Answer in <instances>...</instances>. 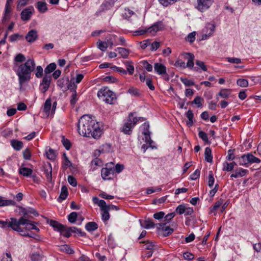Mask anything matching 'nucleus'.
<instances>
[{
  "instance_id": "nucleus-1",
  "label": "nucleus",
  "mask_w": 261,
  "mask_h": 261,
  "mask_svg": "<svg viewBox=\"0 0 261 261\" xmlns=\"http://www.w3.org/2000/svg\"><path fill=\"white\" fill-rule=\"evenodd\" d=\"M79 134L84 137L98 139L101 135V129L96 121L89 115L82 116L78 122Z\"/></svg>"
},
{
  "instance_id": "nucleus-56",
  "label": "nucleus",
  "mask_w": 261,
  "mask_h": 261,
  "mask_svg": "<svg viewBox=\"0 0 261 261\" xmlns=\"http://www.w3.org/2000/svg\"><path fill=\"white\" fill-rule=\"evenodd\" d=\"M25 60V58L24 56L21 54H17L14 58V61L16 62L22 63V62H24Z\"/></svg>"
},
{
  "instance_id": "nucleus-50",
  "label": "nucleus",
  "mask_w": 261,
  "mask_h": 261,
  "mask_svg": "<svg viewBox=\"0 0 261 261\" xmlns=\"http://www.w3.org/2000/svg\"><path fill=\"white\" fill-rule=\"evenodd\" d=\"M127 92L130 94L135 96H138L140 95L139 90L134 87H130L127 91Z\"/></svg>"
},
{
  "instance_id": "nucleus-43",
  "label": "nucleus",
  "mask_w": 261,
  "mask_h": 261,
  "mask_svg": "<svg viewBox=\"0 0 261 261\" xmlns=\"http://www.w3.org/2000/svg\"><path fill=\"white\" fill-rule=\"evenodd\" d=\"M77 86L75 85L74 82H69L66 87V91L69 89L72 92H75Z\"/></svg>"
},
{
  "instance_id": "nucleus-9",
  "label": "nucleus",
  "mask_w": 261,
  "mask_h": 261,
  "mask_svg": "<svg viewBox=\"0 0 261 261\" xmlns=\"http://www.w3.org/2000/svg\"><path fill=\"white\" fill-rule=\"evenodd\" d=\"M115 173L114 167L113 163H110L106 165L105 168H103L101 171V177L103 179H109L108 177L111 175H113Z\"/></svg>"
},
{
  "instance_id": "nucleus-23",
  "label": "nucleus",
  "mask_w": 261,
  "mask_h": 261,
  "mask_svg": "<svg viewBox=\"0 0 261 261\" xmlns=\"http://www.w3.org/2000/svg\"><path fill=\"white\" fill-rule=\"evenodd\" d=\"M36 8L42 13L46 12L47 10V4L45 2L39 1L37 3Z\"/></svg>"
},
{
  "instance_id": "nucleus-8",
  "label": "nucleus",
  "mask_w": 261,
  "mask_h": 261,
  "mask_svg": "<svg viewBox=\"0 0 261 261\" xmlns=\"http://www.w3.org/2000/svg\"><path fill=\"white\" fill-rule=\"evenodd\" d=\"M214 2V0H197L195 8L200 12H203L208 10Z\"/></svg>"
},
{
  "instance_id": "nucleus-36",
  "label": "nucleus",
  "mask_w": 261,
  "mask_h": 261,
  "mask_svg": "<svg viewBox=\"0 0 261 261\" xmlns=\"http://www.w3.org/2000/svg\"><path fill=\"white\" fill-rule=\"evenodd\" d=\"M56 68V64L54 63H52L49 64L47 66V67L45 68L44 72L45 74L48 75V74L54 71Z\"/></svg>"
},
{
  "instance_id": "nucleus-37",
  "label": "nucleus",
  "mask_w": 261,
  "mask_h": 261,
  "mask_svg": "<svg viewBox=\"0 0 261 261\" xmlns=\"http://www.w3.org/2000/svg\"><path fill=\"white\" fill-rule=\"evenodd\" d=\"M19 173L23 176H29L32 174V170L28 168L21 167L19 169Z\"/></svg>"
},
{
  "instance_id": "nucleus-33",
  "label": "nucleus",
  "mask_w": 261,
  "mask_h": 261,
  "mask_svg": "<svg viewBox=\"0 0 261 261\" xmlns=\"http://www.w3.org/2000/svg\"><path fill=\"white\" fill-rule=\"evenodd\" d=\"M68 195V189L66 187L63 186L61 188V193L59 196V199H60L61 201L65 200Z\"/></svg>"
},
{
  "instance_id": "nucleus-30",
  "label": "nucleus",
  "mask_w": 261,
  "mask_h": 261,
  "mask_svg": "<svg viewBox=\"0 0 261 261\" xmlns=\"http://www.w3.org/2000/svg\"><path fill=\"white\" fill-rule=\"evenodd\" d=\"M12 146L16 150H20L23 146V143L21 141L17 140H13L11 142Z\"/></svg>"
},
{
  "instance_id": "nucleus-52",
  "label": "nucleus",
  "mask_w": 261,
  "mask_h": 261,
  "mask_svg": "<svg viewBox=\"0 0 261 261\" xmlns=\"http://www.w3.org/2000/svg\"><path fill=\"white\" fill-rule=\"evenodd\" d=\"M142 63L143 65L144 68L148 72H151L152 71L153 67L151 64H149L146 61H143Z\"/></svg>"
},
{
  "instance_id": "nucleus-10",
  "label": "nucleus",
  "mask_w": 261,
  "mask_h": 261,
  "mask_svg": "<svg viewBox=\"0 0 261 261\" xmlns=\"http://www.w3.org/2000/svg\"><path fill=\"white\" fill-rule=\"evenodd\" d=\"M154 71L159 75H161L166 81L169 80V76L167 73L166 67L162 63H155L154 64Z\"/></svg>"
},
{
  "instance_id": "nucleus-18",
  "label": "nucleus",
  "mask_w": 261,
  "mask_h": 261,
  "mask_svg": "<svg viewBox=\"0 0 261 261\" xmlns=\"http://www.w3.org/2000/svg\"><path fill=\"white\" fill-rule=\"evenodd\" d=\"M25 38L28 42L33 43L38 38V32L36 30H31L28 33Z\"/></svg>"
},
{
  "instance_id": "nucleus-57",
  "label": "nucleus",
  "mask_w": 261,
  "mask_h": 261,
  "mask_svg": "<svg viewBox=\"0 0 261 261\" xmlns=\"http://www.w3.org/2000/svg\"><path fill=\"white\" fill-rule=\"evenodd\" d=\"M31 155L32 154L30 149L27 148L23 151V156L25 160H30Z\"/></svg>"
},
{
  "instance_id": "nucleus-6",
  "label": "nucleus",
  "mask_w": 261,
  "mask_h": 261,
  "mask_svg": "<svg viewBox=\"0 0 261 261\" xmlns=\"http://www.w3.org/2000/svg\"><path fill=\"white\" fill-rule=\"evenodd\" d=\"M237 160L240 165L245 167H248L249 164L253 163H259L260 162L259 159L255 157L251 153L243 154L241 156H238L237 158Z\"/></svg>"
},
{
  "instance_id": "nucleus-62",
  "label": "nucleus",
  "mask_w": 261,
  "mask_h": 261,
  "mask_svg": "<svg viewBox=\"0 0 261 261\" xmlns=\"http://www.w3.org/2000/svg\"><path fill=\"white\" fill-rule=\"evenodd\" d=\"M11 11V7L10 5H8V4H6L5 5V19H8L9 18V14Z\"/></svg>"
},
{
  "instance_id": "nucleus-20",
  "label": "nucleus",
  "mask_w": 261,
  "mask_h": 261,
  "mask_svg": "<svg viewBox=\"0 0 261 261\" xmlns=\"http://www.w3.org/2000/svg\"><path fill=\"white\" fill-rule=\"evenodd\" d=\"M231 92L232 90L229 89H221L217 94L216 98L218 99V97L220 96L222 98H227L231 95Z\"/></svg>"
},
{
  "instance_id": "nucleus-27",
  "label": "nucleus",
  "mask_w": 261,
  "mask_h": 261,
  "mask_svg": "<svg viewBox=\"0 0 261 261\" xmlns=\"http://www.w3.org/2000/svg\"><path fill=\"white\" fill-rule=\"evenodd\" d=\"M51 107V100L50 98H48L46 100L43 107V112L46 113V114L48 116L50 108Z\"/></svg>"
},
{
  "instance_id": "nucleus-49",
  "label": "nucleus",
  "mask_w": 261,
  "mask_h": 261,
  "mask_svg": "<svg viewBox=\"0 0 261 261\" xmlns=\"http://www.w3.org/2000/svg\"><path fill=\"white\" fill-rule=\"evenodd\" d=\"M97 47L98 48L102 51H105L106 50L108 47V44L106 42H102L100 40L97 42Z\"/></svg>"
},
{
  "instance_id": "nucleus-63",
  "label": "nucleus",
  "mask_w": 261,
  "mask_h": 261,
  "mask_svg": "<svg viewBox=\"0 0 261 261\" xmlns=\"http://www.w3.org/2000/svg\"><path fill=\"white\" fill-rule=\"evenodd\" d=\"M196 65L199 67L200 69H201L203 71H206L207 67L205 65L204 63L201 61L196 60Z\"/></svg>"
},
{
  "instance_id": "nucleus-60",
  "label": "nucleus",
  "mask_w": 261,
  "mask_h": 261,
  "mask_svg": "<svg viewBox=\"0 0 261 261\" xmlns=\"http://www.w3.org/2000/svg\"><path fill=\"white\" fill-rule=\"evenodd\" d=\"M22 38H23L22 36L18 34H14L12 35L10 37L9 40L11 42H14L18 39H22Z\"/></svg>"
},
{
  "instance_id": "nucleus-64",
  "label": "nucleus",
  "mask_w": 261,
  "mask_h": 261,
  "mask_svg": "<svg viewBox=\"0 0 261 261\" xmlns=\"http://www.w3.org/2000/svg\"><path fill=\"white\" fill-rule=\"evenodd\" d=\"M12 257L10 253L6 252L3 254L1 261H12Z\"/></svg>"
},
{
  "instance_id": "nucleus-48",
  "label": "nucleus",
  "mask_w": 261,
  "mask_h": 261,
  "mask_svg": "<svg viewBox=\"0 0 261 261\" xmlns=\"http://www.w3.org/2000/svg\"><path fill=\"white\" fill-rule=\"evenodd\" d=\"M13 203L14 202L12 200H5L2 197L0 196V206L13 205Z\"/></svg>"
},
{
  "instance_id": "nucleus-14",
  "label": "nucleus",
  "mask_w": 261,
  "mask_h": 261,
  "mask_svg": "<svg viewBox=\"0 0 261 261\" xmlns=\"http://www.w3.org/2000/svg\"><path fill=\"white\" fill-rule=\"evenodd\" d=\"M34 11V9L32 6H30L23 9L20 14L22 20L24 21H29L31 19Z\"/></svg>"
},
{
  "instance_id": "nucleus-12",
  "label": "nucleus",
  "mask_w": 261,
  "mask_h": 261,
  "mask_svg": "<svg viewBox=\"0 0 261 261\" xmlns=\"http://www.w3.org/2000/svg\"><path fill=\"white\" fill-rule=\"evenodd\" d=\"M149 125L148 123L145 122L142 125L141 128L142 130V134L145 136V141L149 145V147L153 148L151 144L153 143V141L151 140L150 137V133L149 132Z\"/></svg>"
},
{
  "instance_id": "nucleus-32",
  "label": "nucleus",
  "mask_w": 261,
  "mask_h": 261,
  "mask_svg": "<svg viewBox=\"0 0 261 261\" xmlns=\"http://www.w3.org/2000/svg\"><path fill=\"white\" fill-rule=\"evenodd\" d=\"M186 116L188 119V121L187 122V124L188 126H192L193 124V119L194 115L193 112L191 110H189L186 113Z\"/></svg>"
},
{
  "instance_id": "nucleus-44",
  "label": "nucleus",
  "mask_w": 261,
  "mask_h": 261,
  "mask_svg": "<svg viewBox=\"0 0 261 261\" xmlns=\"http://www.w3.org/2000/svg\"><path fill=\"white\" fill-rule=\"evenodd\" d=\"M60 232L62 235L66 238H69L71 236L69 228H67L64 225V228L63 229H61Z\"/></svg>"
},
{
  "instance_id": "nucleus-16",
  "label": "nucleus",
  "mask_w": 261,
  "mask_h": 261,
  "mask_svg": "<svg viewBox=\"0 0 261 261\" xmlns=\"http://www.w3.org/2000/svg\"><path fill=\"white\" fill-rule=\"evenodd\" d=\"M164 28V25L163 22L160 21L156 22L152 26L149 27L148 28V31L152 35H155L156 32L162 30Z\"/></svg>"
},
{
  "instance_id": "nucleus-11",
  "label": "nucleus",
  "mask_w": 261,
  "mask_h": 261,
  "mask_svg": "<svg viewBox=\"0 0 261 261\" xmlns=\"http://www.w3.org/2000/svg\"><path fill=\"white\" fill-rule=\"evenodd\" d=\"M17 220L15 218H11L10 221L0 220V227L3 228H11L13 230L16 231L18 229Z\"/></svg>"
},
{
  "instance_id": "nucleus-5",
  "label": "nucleus",
  "mask_w": 261,
  "mask_h": 261,
  "mask_svg": "<svg viewBox=\"0 0 261 261\" xmlns=\"http://www.w3.org/2000/svg\"><path fill=\"white\" fill-rule=\"evenodd\" d=\"M181 56L185 59H187L188 62L187 64L186 65L184 61L178 59L175 63H174V66L176 67H180L182 68H186V67H188L189 68H192L194 67V55L190 53H184L181 54Z\"/></svg>"
},
{
  "instance_id": "nucleus-45",
  "label": "nucleus",
  "mask_w": 261,
  "mask_h": 261,
  "mask_svg": "<svg viewBox=\"0 0 261 261\" xmlns=\"http://www.w3.org/2000/svg\"><path fill=\"white\" fill-rule=\"evenodd\" d=\"M208 186L210 187H212L214 185L215 182V178L213 176V172L212 171L209 172L208 176Z\"/></svg>"
},
{
  "instance_id": "nucleus-7",
  "label": "nucleus",
  "mask_w": 261,
  "mask_h": 261,
  "mask_svg": "<svg viewBox=\"0 0 261 261\" xmlns=\"http://www.w3.org/2000/svg\"><path fill=\"white\" fill-rule=\"evenodd\" d=\"M17 224L18 229H17L16 231L19 232L20 233L27 232L20 227V225H25V229L27 230H30L35 228L34 222L25 218L24 217H21L19 220H17Z\"/></svg>"
},
{
  "instance_id": "nucleus-19",
  "label": "nucleus",
  "mask_w": 261,
  "mask_h": 261,
  "mask_svg": "<svg viewBox=\"0 0 261 261\" xmlns=\"http://www.w3.org/2000/svg\"><path fill=\"white\" fill-rule=\"evenodd\" d=\"M44 172L47 181L51 182L52 180V167L50 163L44 165Z\"/></svg>"
},
{
  "instance_id": "nucleus-54",
  "label": "nucleus",
  "mask_w": 261,
  "mask_h": 261,
  "mask_svg": "<svg viewBox=\"0 0 261 261\" xmlns=\"http://www.w3.org/2000/svg\"><path fill=\"white\" fill-rule=\"evenodd\" d=\"M62 142L63 145L67 150H69L70 148L71 143L70 141L68 139L65 138L64 136H62Z\"/></svg>"
},
{
  "instance_id": "nucleus-3",
  "label": "nucleus",
  "mask_w": 261,
  "mask_h": 261,
  "mask_svg": "<svg viewBox=\"0 0 261 261\" xmlns=\"http://www.w3.org/2000/svg\"><path fill=\"white\" fill-rule=\"evenodd\" d=\"M143 118L134 117L133 114L130 113L126 121L121 128V132L126 135H130L135 124L139 121H143Z\"/></svg>"
},
{
  "instance_id": "nucleus-39",
  "label": "nucleus",
  "mask_w": 261,
  "mask_h": 261,
  "mask_svg": "<svg viewBox=\"0 0 261 261\" xmlns=\"http://www.w3.org/2000/svg\"><path fill=\"white\" fill-rule=\"evenodd\" d=\"M47 158L50 160H54L56 157V154L55 150L50 148L46 152Z\"/></svg>"
},
{
  "instance_id": "nucleus-55",
  "label": "nucleus",
  "mask_w": 261,
  "mask_h": 261,
  "mask_svg": "<svg viewBox=\"0 0 261 261\" xmlns=\"http://www.w3.org/2000/svg\"><path fill=\"white\" fill-rule=\"evenodd\" d=\"M226 59L228 62L231 63L238 64L241 63V60L240 58L227 57Z\"/></svg>"
},
{
  "instance_id": "nucleus-28",
  "label": "nucleus",
  "mask_w": 261,
  "mask_h": 261,
  "mask_svg": "<svg viewBox=\"0 0 261 261\" xmlns=\"http://www.w3.org/2000/svg\"><path fill=\"white\" fill-rule=\"evenodd\" d=\"M116 50H117L119 54L123 58H127L129 54V50L125 48L118 47Z\"/></svg>"
},
{
  "instance_id": "nucleus-15",
  "label": "nucleus",
  "mask_w": 261,
  "mask_h": 261,
  "mask_svg": "<svg viewBox=\"0 0 261 261\" xmlns=\"http://www.w3.org/2000/svg\"><path fill=\"white\" fill-rule=\"evenodd\" d=\"M215 29V26L214 24L207 23L204 29L202 30L203 35L202 36V39H206L207 37L211 36L214 32Z\"/></svg>"
},
{
  "instance_id": "nucleus-26",
  "label": "nucleus",
  "mask_w": 261,
  "mask_h": 261,
  "mask_svg": "<svg viewBox=\"0 0 261 261\" xmlns=\"http://www.w3.org/2000/svg\"><path fill=\"white\" fill-rule=\"evenodd\" d=\"M205 160L208 162H213V156L212 155V150L210 147H206L204 151Z\"/></svg>"
},
{
  "instance_id": "nucleus-61",
  "label": "nucleus",
  "mask_w": 261,
  "mask_h": 261,
  "mask_svg": "<svg viewBox=\"0 0 261 261\" xmlns=\"http://www.w3.org/2000/svg\"><path fill=\"white\" fill-rule=\"evenodd\" d=\"M148 32V28L147 29H140L133 32V35L134 36H140L143 35Z\"/></svg>"
},
{
  "instance_id": "nucleus-46",
  "label": "nucleus",
  "mask_w": 261,
  "mask_h": 261,
  "mask_svg": "<svg viewBox=\"0 0 261 261\" xmlns=\"http://www.w3.org/2000/svg\"><path fill=\"white\" fill-rule=\"evenodd\" d=\"M64 161H63V168H67L69 167H70L72 165L71 162L68 160L66 154L65 153H64L63 154Z\"/></svg>"
},
{
  "instance_id": "nucleus-38",
  "label": "nucleus",
  "mask_w": 261,
  "mask_h": 261,
  "mask_svg": "<svg viewBox=\"0 0 261 261\" xmlns=\"http://www.w3.org/2000/svg\"><path fill=\"white\" fill-rule=\"evenodd\" d=\"M60 250L62 251L65 252L69 254H73L74 252L73 250L67 244L61 246L60 247Z\"/></svg>"
},
{
  "instance_id": "nucleus-51",
  "label": "nucleus",
  "mask_w": 261,
  "mask_h": 261,
  "mask_svg": "<svg viewBox=\"0 0 261 261\" xmlns=\"http://www.w3.org/2000/svg\"><path fill=\"white\" fill-rule=\"evenodd\" d=\"M180 81L186 86H191L194 85V82L193 81L189 80L187 78L181 77Z\"/></svg>"
},
{
  "instance_id": "nucleus-53",
  "label": "nucleus",
  "mask_w": 261,
  "mask_h": 261,
  "mask_svg": "<svg viewBox=\"0 0 261 261\" xmlns=\"http://www.w3.org/2000/svg\"><path fill=\"white\" fill-rule=\"evenodd\" d=\"M127 70L129 75H132L134 72V67L132 65L131 62H125Z\"/></svg>"
},
{
  "instance_id": "nucleus-31",
  "label": "nucleus",
  "mask_w": 261,
  "mask_h": 261,
  "mask_svg": "<svg viewBox=\"0 0 261 261\" xmlns=\"http://www.w3.org/2000/svg\"><path fill=\"white\" fill-rule=\"evenodd\" d=\"M86 230L88 231H94L98 228V225L95 222H89L85 226Z\"/></svg>"
},
{
  "instance_id": "nucleus-22",
  "label": "nucleus",
  "mask_w": 261,
  "mask_h": 261,
  "mask_svg": "<svg viewBox=\"0 0 261 261\" xmlns=\"http://www.w3.org/2000/svg\"><path fill=\"white\" fill-rule=\"evenodd\" d=\"M248 172V170L246 169L239 168L234 171V172L231 175L230 177L236 178L239 177H243Z\"/></svg>"
},
{
  "instance_id": "nucleus-59",
  "label": "nucleus",
  "mask_w": 261,
  "mask_h": 261,
  "mask_svg": "<svg viewBox=\"0 0 261 261\" xmlns=\"http://www.w3.org/2000/svg\"><path fill=\"white\" fill-rule=\"evenodd\" d=\"M43 70L41 66H38L36 67V72L35 73L36 76L38 78H40L43 76Z\"/></svg>"
},
{
  "instance_id": "nucleus-25",
  "label": "nucleus",
  "mask_w": 261,
  "mask_h": 261,
  "mask_svg": "<svg viewBox=\"0 0 261 261\" xmlns=\"http://www.w3.org/2000/svg\"><path fill=\"white\" fill-rule=\"evenodd\" d=\"M140 224L142 227L146 229L154 227L155 224L152 220L148 219L144 220L143 222L140 220Z\"/></svg>"
},
{
  "instance_id": "nucleus-24",
  "label": "nucleus",
  "mask_w": 261,
  "mask_h": 261,
  "mask_svg": "<svg viewBox=\"0 0 261 261\" xmlns=\"http://www.w3.org/2000/svg\"><path fill=\"white\" fill-rule=\"evenodd\" d=\"M68 83H69L68 78L60 79L58 80L57 84L63 91H66L65 88Z\"/></svg>"
},
{
  "instance_id": "nucleus-35",
  "label": "nucleus",
  "mask_w": 261,
  "mask_h": 261,
  "mask_svg": "<svg viewBox=\"0 0 261 261\" xmlns=\"http://www.w3.org/2000/svg\"><path fill=\"white\" fill-rule=\"evenodd\" d=\"M91 165L93 167V169L95 170L97 167L102 166V162L100 159L95 158L91 161Z\"/></svg>"
},
{
  "instance_id": "nucleus-40",
  "label": "nucleus",
  "mask_w": 261,
  "mask_h": 261,
  "mask_svg": "<svg viewBox=\"0 0 261 261\" xmlns=\"http://www.w3.org/2000/svg\"><path fill=\"white\" fill-rule=\"evenodd\" d=\"M199 137L205 143L210 144L211 142L209 141L207 135L202 130L199 131L198 133Z\"/></svg>"
},
{
  "instance_id": "nucleus-47",
  "label": "nucleus",
  "mask_w": 261,
  "mask_h": 261,
  "mask_svg": "<svg viewBox=\"0 0 261 261\" xmlns=\"http://www.w3.org/2000/svg\"><path fill=\"white\" fill-rule=\"evenodd\" d=\"M237 84L241 87H246L248 86V82L246 79H240L237 80Z\"/></svg>"
},
{
  "instance_id": "nucleus-58",
  "label": "nucleus",
  "mask_w": 261,
  "mask_h": 261,
  "mask_svg": "<svg viewBox=\"0 0 261 261\" xmlns=\"http://www.w3.org/2000/svg\"><path fill=\"white\" fill-rule=\"evenodd\" d=\"M203 100V99L201 97L196 96L192 101V103L196 105L198 108H201L202 106L201 101Z\"/></svg>"
},
{
  "instance_id": "nucleus-21",
  "label": "nucleus",
  "mask_w": 261,
  "mask_h": 261,
  "mask_svg": "<svg viewBox=\"0 0 261 261\" xmlns=\"http://www.w3.org/2000/svg\"><path fill=\"white\" fill-rule=\"evenodd\" d=\"M166 223H161L158 224L159 226L158 228L159 229H161L163 231L165 232L164 236H169L173 232V229L170 228L168 226H166Z\"/></svg>"
},
{
  "instance_id": "nucleus-17",
  "label": "nucleus",
  "mask_w": 261,
  "mask_h": 261,
  "mask_svg": "<svg viewBox=\"0 0 261 261\" xmlns=\"http://www.w3.org/2000/svg\"><path fill=\"white\" fill-rule=\"evenodd\" d=\"M100 207L101 211V217L103 221H107L110 219V214L109 209L107 207L106 203L102 201L100 203Z\"/></svg>"
},
{
  "instance_id": "nucleus-41",
  "label": "nucleus",
  "mask_w": 261,
  "mask_h": 261,
  "mask_svg": "<svg viewBox=\"0 0 261 261\" xmlns=\"http://www.w3.org/2000/svg\"><path fill=\"white\" fill-rule=\"evenodd\" d=\"M77 218V214L76 212H73L71 213L68 216L69 222L71 223H74Z\"/></svg>"
},
{
  "instance_id": "nucleus-4",
  "label": "nucleus",
  "mask_w": 261,
  "mask_h": 261,
  "mask_svg": "<svg viewBox=\"0 0 261 261\" xmlns=\"http://www.w3.org/2000/svg\"><path fill=\"white\" fill-rule=\"evenodd\" d=\"M97 96L108 104H113L116 99L115 94L108 88L101 89L97 92Z\"/></svg>"
},
{
  "instance_id": "nucleus-29",
  "label": "nucleus",
  "mask_w": 261,
  "mask_h": 261,
  "mask_svg": "<svg viewBox=\"0 0 261 261\" xmlns=\"http://www.w3.org/2000/svg\"><path fill=\"white\" fill-rule=\"evenodd\" d=\"M49 224L55 230H57L60 232L61 229L64 228V225L59 223L58 222L55 220H50Z\"/></svg>"
},
{
  "instance_id": "nucleus-2",
  "label": "nucleus",
  "mask_w": 261,
  "mask_h": 261,
  "mask_svg": "<svg viewBox=\"0 0 261 261\" xmlns=\"http://www.w3.org/2000/svg\"><path fill=\"white\" fill-rule=\"evenodd\" d=\"M35 66L36 64L33 59L27 60L24 63L15 64V67L17 69L14 70L18 77L20 90L22 89L23 85L31 80L32 72L35 70Z\"/></svg>"
},
{
  "instance_id": "nucleus-34",
  "label": "nucleus",
  "mask_w": 261,
  "mask_h": 261,
  "mask_svg": "<svg viewBox=\"0 0 261 261\" xmlns=\"http://www.w3.org/2000/svg\"><path fill=\"white\" fill-rule=\"evenodd\" d=\"M235 165H236V163L234 162L230 163L225 162L223 163V170L230 171L232 170Z\"/></svg>"
},
{
  "instance_id": "nucleus-13",
  "label": "nucleus",
  "mask_w": 261,
  "mask_h": 261,
  "mask_svg": "<svg viewBox=\"0 0 261 261\" xmlns=\"http://www.w3.org/2000/svg\"><path fill=\"white\" fill-rule=\"evenodd\" d=\"M51 80V75L45 74L40 86V90L42 93H44L48 89Z\"/></svg>"
},
{
  "instance_id": "nucleus-42",
  "label": "nucleus",
  "mask_w": 261,
  "mask_h": 261,
  "mask_svg": "<svg viewBox=\"0 0 261 261\" xmlns=\"http://www.w3.org/2000/svg\"><path fill=\"white\" fill-rule=\"evenodd\" d=\"M196 35V32L195 31L193 32L192 33H190V34H189L188 36L186 37V40L187 41L190 42V43H192L195 40Z\"/></svg>"
}]
</instances>
